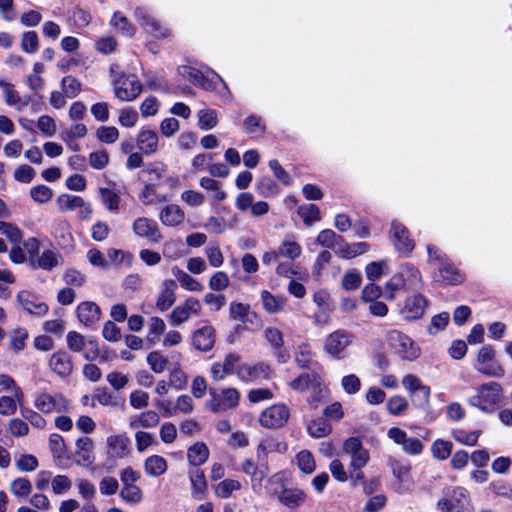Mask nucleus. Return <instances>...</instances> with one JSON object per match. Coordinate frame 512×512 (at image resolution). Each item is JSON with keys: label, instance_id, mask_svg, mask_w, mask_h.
Masks as SVG:
<instances>
[{"label": "nucleus", "instance_id": "aec40b11", "mask_svg": "<svg viewBox=\"0 0 512 512\" xmlns=\"http://www.w3.org/2000/svg\"><path fill=\"white\" fill-rule=\"evenodd\" d=\"M240 356L237 354H228L225 356L223 362H216L211 367V375L214 380L220 381L226 375L237 373V368L240 365Z\"/></svg>", "mask_w": 512, "mask_h": 512}, {"label": "nucleus", "instance_id": "e433bc0d", "mask_svg": "<svg viewBox=\"0 0 512 512\" xmlns=\"http://www.w3.org/2000/svg\"><path fill=\"white\" fill-rule=\"evenodd\" d=\"M260 296L262 306L266 312L273 314L283 310L285 304L283 297L274 296L267 290H263Z\"/></svg>", "mask_w": 512, "mask_h": 512}, {"label": "nucleus", "instance_id": "423d86ee", "mask_svg": "<svg viewBox=\"0 0 512 512\" xmlns=\"http://www.w3.org/2000/svg\"><path fill=\"white\" fill-rule=\"evenodd\" d=\"M240 394L235 388L223 389L220 393L210 391L206 406L214 413H223L238 406Z\"/></svg>", "mask_w": 512, "mask_h": 512}, {"label": "nucleus", "instance_id": "4d7b16f0", "mask_svg": "<svg viewBox=\"0 0 512 512\" xmlns=\"http://www.w3.org/2000/svg\"><path fill=\"white\" fill-rule=\"evenodd\" d=\"M312 350L309 344L302 343L297 346L295 351V361L301 368H307L312 361Z\"/></svg>", "mask_w": 512, "mask_h": 512}, {"label": "nucleus", "instance_id": "20e7f679", "mask_svg": "<svg viewBox=\"0 0 512 512\" xmlns=\"http://www.w3.org/2000/svg\"><path fill=\"white\" fill-rule=\"evenodd\" d=\"M355 336L345 330L337 329L325 337L323 350L336 360H343L348 356V348L353 345Z\"/></svg>", "mask_w": 512, "mask_h": 512}, {"label": "nucleus", "instance_id": "de8ad7c7", "mask_svg": "<svg viewBox=\"0 0 512 512\" xmlns=\"http://www.w3.org/2000/svg\"><path fill=\"white\" fill-rule=\"evenodd\" d=\"M57 205L60 211H72L84 205V199L80 196L62 194L57 198Z\"/></svg>", "mask_w": 512, "mask_h": 512}, {"label": "nucleus", "instance_id": "e2e57ef3", "mask_svg": "<svg viewBox=\"0 0 512 512\" xmlns=\"http://www.w3.org/2000/svg\"><path fill=\"white\" fill-rule=\"evenodd\" d=\"M39 48V38L35 31L24 32L21 39V49L29 54L35 53Z\"/></svg>", "mask_w": 512, "mask_h": 512}, {"label": "nucleus", "instance_id": "473e14b6", "mask_svg": "<svg viewBox=\"0 0 512 512\" xmlns=\"http://www.w3.org/2000/svg\"><path fill=\"white\" fill-rule=\"evenodd\" d=\"M62 263H63V258L59 253H57L53 250H45L37 258L36 261L31 262V265L33 268L52 270L53 268L62 265Z\"/></svg>", "mask_w": 512, "mask_h": 512}, {"label": "nucleus", "instance_id": "864d4df0", "mask_svg": "<svg viewBox=\"0 0 512 512\" xmlns=\"http://www.w3.org/2000/svg\"><path fill=\"white\" fill-rule=\"evenodd\" d=\"M241 483L234 479H225L215 487V493L222 499L229 498L234 491L240 490Z\"/></svg>", "mask_w": 512, "mask_h": 512}, {"label": "nucleus", "instance_id": "774afa93", "mask_svg": "<svg viewBox=\"0 0 512 512\" xmlns=\"http://www.w3.org/2000/svg\"><path fill=\"white\" fill-rule=\"evenodd\" d=\"M362 282V277L359 272L356 270H350L345 273L342 278L341 286L346 291L356 290L360 287Z\"/></svg>", "mask_w": 512, "mask_h": 512}, {"label": "nucleus", "instance_id": "412c9836", "mask_svg": "<svg viewBox=\"0 0 512 512\" xmlns=\"http://www.w3.org/2000/svg\"><path fill=\"white\" fill-rule=\"evenodd\" d=\"M241 470L250 477L252 489L256 491L267 475L268 465L267 463L257 464L251 459H246L241 465Z\"/></svg>", "mask_w": 512, "mask_h": 512}, {"label": "nucleus", "instance_id": "bf43d9fd", "mask_svg": "<svg viewBox=\"0 0 512 512\" xmlns=\"http://www.w3.org/2000/svg\"><path fill=\"white\" fill-rule=\"evenodd\" d=\"M298 215L306 225L320 220V210L315 204H306L298 208Z\"/></svg>", "mask_w": 512, "mask_h": 512}, {"label": "nucleus", "instance_id": "0e129e2a", "mask_svg": "<svg viewBox=\"0 0 512 512\" xmlns=\"http://www.w3.org/2000/svg\"><path fill=\"white\" fill-rule=\"evenodd\" d=\"M16 468L21 472H32L38 468V460L32 454H22L15 462Z\"/></svg>", "mask_w": 512, "mask_h": 512}, {"label": "nucleus", "instance_id": "2eb2a0df", "mask_svg": "<svg viewBox=\"0 0 512 512\" xmlns=\"http://www.w3.org/2000/svg\"><path fill=\"white\" fill-rule=\"evenodd\" d=\"M201 311V303L196 298H188L183 304L176 306L170 316L169 319L171 323L175 326L180 325L186 322L192 314H199Z\"/></svg>", "mask_w": 512, "mask_h": 512}, {"label": "nucleus", "instance_id": "39448f33", "mask_svg": "<svg viewBox=\"0 0 512 512\" xmlns=\"http://www.w3.org/2000/svg\"><path fill=\"white\" fill-rule=\"evenodd\" d=\"M66 342L71 352L82 353L83 357L88 361L96 360L100 355L97 340L92 337L86 338L79 332H68Z\"/></svg>", "mask_w": 512, "mask_h": 512}, {"label": "nucleus", "instance_id": "1a4fd4ad", "mask_svg": "<svg viewBox=\"0 0 512 512\" xmlns=\"http://www.w3.org/2000/svg\"><path fill=\"white\" fill-rule=\"evenodd\" d=\"M34 406L44 414L63 413L69 410L68 400L60 393H41L35 398Z\"/></svg>", "mask_w": 512, "mask_h": 512}, {"label": "nucleus", "instance_id": "6ab92c4d", "mask_svg": "<svg viewBox=\"0 0 512 512\" xmlns=\"http://www.w3.org/2000/svg\"><path fill=\"white\" fill-rule=\"evenodd\" d=\"M17 300L21 307L29 314L41 317L48 312L47 304L38 301V298L29 291H20L17 294Z\"/></svg>", "mask_w": 512, "mask_h": 512}, {"label": "nucleus", "instance_id": "58836bf2", "mask_svg": "<svg viewBox=\"0 0 512 512\" xmlns=\"http://www.w3.org/2000/svg\"><path fill=\"white\" fill-rule=\"evenodd\" d=\"M33 486L29 479L19 477L14 479L9 485V491L17 498H26L32 492Z\"/></svg>", "mask_w": 512, "mask_h": 512}, {"label": "nucleus", "instance_id": "a878e982", "mask_svg": "<svg viewBox=\"0 0 512 512\" xmlns=\"http://www.w3.org/2000/svg\"><path fill=\"white\" fill-rule=\"evenodd\" d=\"M49 366L59 376L66 377L73 370L71 356L65 351H58L50 357Z\"/></svg>", "mask_w": 512, "mask_h": 512}, {"label": "nucleus", "instance_id": "37998d69", "mask_svg": "<svg viewBox=\"0 0 512 512\" xmlns=\"http://www.w3.org/2000/svg\"><path fill=\"white\" fill-rule=\"evenodd\" d=\"M200 186L212 192V198L218 202L224 201L226 199V192L222 190L221 183L210 178V177H202L199 182Z\"/></svg>", "mask_w": 512, "mask_h": 512}, {"label": "nucleus", "instance_id": "338daca9", "mask_svg": "<svg viewBox=\"0 0 512 512\" xmlns=\"http://www.w3.org/2000/svg\"><path fill=\"white\" fill-rule=\"evenodd\" d=\"M147 362L153 372L162 373L167 367L168 360L160 352L153 351L147 356Z\"/></svg>", "mask_w": 512, "mask_h": 512}, {"label": "nucleus", "instance_id": "393cba45", "mask_svg": "<svg viewBox=\"0 0 512 512\" xmlns=\"http://www.w3.org/2000/svg\"><path fill=\"white\" fill-rule=\"evenodd\" d=\"M426 305V299L420 294H415L406 299L401 313L405 319H418L423 315Z\"/></svg>", "mask_w": 512, "mask_h": 512}, {"label": "nucleus", "instance_id": "c756f323", "mask_svg": "<svg viewBox=\"0 0 512 512\" xmlns=\"http://www.w3.org/2000/svg\"><path fill=\"white\" fill-rule=\"evenodd\" d=\"M159 218L164 225L173 227L183 223L185 213L178 205L170 204L161 210Z\"/></svg>", "mask_w": 512, "mask_h": 512}, {"label": "nucleus", "instance_id": "f8f14e48", "mask_svg": "<svg viewBox=\"0 0 512 512\" xmlns=\"http://www.w3.org/2000/svg\"><path fill=\"white\" fill-rule=\"evenodd\" d=\"M289 416V409L285 405L276 404L262 411L259 422L266 428H279L288 421Z\"/></svg>", "mask_w": 512, "mask_h": 512}, {"label": "nucleus", "instance_id": "3c124183", "mask_svg": "<svg viewBox=\"0 0 512 512\" xmlns=\"http://www.w3.org/2000/svg\"><path fill=\"white\" fill-rule=\"evenodd\" d=\"M197 115L198 125L202 130H211L218 123L217 113L213 109H201Z\"/></svg>", "mask_w": 512, "mask_h": 512}, {"label": "nucleus", "instance_id": "79ce46f5", "mask_svg": "<svg viewBox=\"0 0 512 512\" xmlns=\"http://www.w3.org/2000/svg\"><path fill=\"white\" fill-rule=\"evenodd\" d=\"M190 481L192 485V495L196 499H200L201 495L207 489V482L204 472L200 469H196L190 473Z\"/></svg>", "mask_w": 512, "mask_h": 512}, {"label": "nucleus", "instance_id": "6e6552de", "mask_svg": "<svg viewBox=\"0 0 512 512\" xmlns=\"http://www.w3.org/2000/svg\"><path fill=\"white\" fill-rule=\"evenodd\" d=\"M343 452L349 456V468H364L370 460V453L368 449L363 446V443L358 437H349L342 445Z\"/></svg>", "mask_w": 512, "mask_h": 512}, {"label": "nucleus", "instance_id": "72a5a7b5", "mask_svg": "<svg viewBox=\"0 0 512 512\" xmlns=\"http://www.w3.org/2000/svg\"><path fill=\"white\" fill-rule=\"evenodd\" d=\"M93 440L89 437H82L76 442V455L78 465H90L93 462L92 456Z\"/></svg>", "mask_w": 512, "mask_h": 512}, {"label": "nucleus", "instance_id": "4c0bfd02", "mask_svg": "<svg viewBox=\"0 0 512 512\" xmlns=\"http://www.w3.org/2000/svg\"><path fill=\"white\" fill-rule=\"evenodd\" d=\"M145 471L148 475L157 477L167 470V461L159 455H152L145 460Z\"/></svg>", "mask_w": 512, "mask_h": 512}, {"label": "nucleus", "instance_id": "f704fd0d", "mask_svg": "<svg viewBox=\"0 0 512 512\" xmlns=\"http://www.w3.org/2000/svg\"><path fill=\"white\" fill-rule=\"evenodd\" d=\"M52 235L58 240L59 245L68 246L72 241L70 224L64 220L54 221Z\"/></svg>", "mask_w": 512, "mask_h": 512}, {"label": "nucleus", "instance_id": "8fccbe9b", "mask_svg": "<svg viewBox=\"0 0 512 512\" xmlns=\"http://www.w3.org/2000/svg\"><path fill=\"white\" fill-rule=\"evenodd\" d=\"M139 198L145 205H152L168 201L167 196L159 195L156 193L155 185L152 183L146 184L144 186V189L139 195Z\"/></svg>", "mask_w": 512, "mask_h": 512}, {"label": "nucleus", "instance_id": "4468645a", "mask_svg": "<svg viewBox=\"0 0 512 512\" xmlns=\"http://www.w3.org/2000/svg\"><path fill=\"white\" fill-rule=\"evenodd\" d=\"M387 435L394 443L401 445L403 451L409 455H419L423 451L422 442L418 438L408 437L407 433L400 428H390Z\"/></svg>", "mask_w": 512, "mask_h": 512}, {"label": "nucleus", "instance_id": "ddd939ff", "mask_svg": "<svg viewBox=\"0 0 512 512\" xmlns=\"http://www.w3.org/2000/svg\"><path fill=\"white\" fill-rule=\"evenodd\" d=\"M132 230L140 238L147 239L151 243H159L163 235L158 224L147 217L137 218L132 225Z\"/></svg>", "mask_w": 512, "mask_h": 512}, {"label": "nucleus", "instance_id": "b1692460", "mask_svg": "<svg viewBox=\"0 0 512 512\" xmlns=\"http://www.w3.org/2000/svg\"><path fill=\"white\" fill-rule=\"evenodd\" d=\"M402 385L411 396L419 397L423 404H427L429 402L430 388L426 385H423L421 380L415 375L408 374L404 376Z\"/></svg>", "mask_w": 512, "mask_h": 512}, {"label": "nucleus", "instance_id": "680f3d73", "mask_svg": "<svg viewBox=\"0 0 512 512\" xmlns=\"http://www.w3.org/2000/svg\"><path fill=\"white\" fill-rule=\"evenodd\" d=\"M390 467L394 477L400 482L404 483L410 480V465L404 464L395 459L390 460Z\"/></svg>", "mask_w": 512, "mask_h": 512}, {"label": "nucleus", "instance_id": "69168bd1", "mask_svg": "<svg viewBox=\"0 0 512 512\" xmlns=\"http://www.w3.org/2000/svg\"><path fill=\"white\" fill-rule=\"evenodd\" d=\"M111 25L122 32L123 35L131 37L134 34V27L129 20L119 12L114 13Z\"/></svg>", "mask_w": 512, "mask_h": 512}, {"label": "nucleus", "instance_id": "603ef678", "mask_svg": "<svg viewBox=\"0 0 512 512\" xmlns=\"http://www.w3.org/2000/svg\"><path fill=\"white\" fill-rule=\"evenodd\" d=\"M278 252L280 257L294 260L301 255L302 248L300 244L295 241L285 240L279 245Z\"/></svg>", "mask_w": 512, "mask_h": 512}, {"label": "nucleus", "instance_id": "9b49d317", "mask_svg": "<svg viewBox=\"0 0 512 512\" xmlns=\"http://www.w3.org/2000/svg\"><path fill=\"white\" fill-rule=\"evenodd\" d=\"M386 340L389 346L402 358L414 359L418 357V351L413 348V343L407 335L397 330H391L387 333Z\"/></svg>", "mask_w": 512, "mask_h": 512}, {"label": "nucleus", "instance_id": "7ed1b4c3", "mask_svg": "<svg viewBox=\"0 0 512 512\" xmlns=\"http://www.w3.org/2000/svg\"><path fill=\"white\" fill-rule=\"evenodd\" d=\"M421 285L422 276L420 271L410 263L403 264L387 283V288L392 290L389 298L393 299L394 292L397 290H417Z\"/></svg>", "mask_w": 512, "mask_h": 512}, {"label": "nucleus", "instance_id": "c03bdc74", "mask_svg": "<svg viewBox=\"0 0 512 512\" xmlns=\"http://www.w3.org/2000/svg\"><path fill=\"white\" fill-rule=\"evenodd\" d=\"M319 382V376L315 373H303L289 383L293 390L305 391Z\"/></svg>", "mask_w": 512, "mask_h": 512}, {"label": "nucleus", "instance_id": "cd10ccee", "mask_svg": "<svg viewBox=\"0 0 512 512\" xmlns=\"http://www.w3.org/2000/svg\"><path fill=\"white\" fill-rule=\"evenodd\" d=\"M159 137L153 130H141L137 136L138 149L147 155L153 154L158 149Z\"/></svg>", "mask_w": 512, "mask_h": 512}, {"label": "nucleus", "instance_id": "5fc2aeb1", "mask_svg": "<svg viewBox=\"0 0 512 512\" xmlns=\"http://www.w3.org/2000/svg\"><path fill=\"white\" fill-rule=\"evenodd\" d=\"M308 433L314 438L326 437L330 434L331 425L324 419L313 420L307 425Z\"/></svg>", "mask_w": 512, "mask_h": 512}, {"label": "nucleus", "instance_id": "a211bd4d", "mask_svg": "<svg viewBox=\"0 0 512 512\" xmlns=\"http://www.w3.org/2000/svg\"><path fill=\"white\" fill-rule=\"evenodd\" d=\"M271 373L270 366L264 362L255 365L240 364L237 368L238 377L246 382L267 379Z\"/></svg>", "mask_w": 512, "mask_h": 512}, {"label": "nucleus", "instance_id": "c9c22d12", "mask_svg": "<svg viewBox=\"0 0 512 512\" xmlns=\"http://www.w3.org/2000/svg\"><path fill=\"white\" fill-rule=\"evenodd\" d=\"M187 457L190 464L202 465L209 457V449L203 442H197L188 449Z\"/></svg>", "mask_w": 512, "mask_h": 512}, {"label": "nucleus", "instance_id": "49530a36", "mask_svg": "<svg viewBox=\"0 0 512 512\" xmlns=\"http://www.w3.org/2000/svg\"><path fill=\"white\" fill-rule=\"evenodd\" d=\"M119 495L123 501L133 505L140 503L143 498L142 490L135 484L123 485Z\"/></svg>", "mask_w": 512, "mask_h": 512}, {"label": "nucleus", "instance_id": "4be33fe9", "mask_svg": "<svg viewBox=\"0 0 512 512\" xmlns=\"http://www.w3.org/2000/svg\"><path fill=\"white\" fill-rule=\"evenodd\" d=\"M76 313L78 320L86 327L93 326L101 318L100 307L92 301L80 303L77 307Z\"/></svg>", "mask_w": 512, "mask_h": 512}, {"label": "nucleus", "instance_id": "a18cd8bd", "mask_svg": "<svg viewBox=\"0 0 512 512\" xmlns=\"http://www.w3.org/2000/svg\"><path fill=\"white\" fill-rule=\"evenodd\" d=\"M448 499L452 502L456 512H465L468 506V492L462 487L452 490Z\"/></svg>", "mask_w": 512, "mask_h": 512}, {"label": "nucleus", "instance_id": "dca6fc26", "mask_svg": "<svg viewBox=\"0 0 512 512\" xmlns=\"http://www.w3.org/2000/svg\"><path fill=\"white\" fill-rule=\"evenodd\" d=\"M177 284L172 279L162 281L157 295L155 306L161 312L170 309L176 301Z\"/></svg>", "mask_w": 512, "mask_h": 512}, {"label": "nucleus", "instance_id": "6e6d98bb", "mask_svg": "<svg viewBox=\"0 0 512 512\" xmlns=\"http://www.w3.org/2000/svg\"><path fill=\"white\" fill-rule=\"evenodd\" d=\"M341 239L342 237L337 235L333 230L326 229L318 234L316 241L319 245L332 248L335 251Z\"/></svg>", "mask_w": 512, "mask_h": 512}, {"label": "nucleus", "instance_id": "a19ab883", "mask_svg": "<svg viewBox=\"0 0 512 512\" xmlns=\"http://www.w3.org/2000/svg\"><path fill=\"white\" fill-rule=\"evenodd\" d=\"M99 194L101 202L110 212L117 213L119 211L121 198L118 193L109 188H100Z\"/></svg>", "mask_w": 512, "mask_h": 512}, {"label": "nucleus", "instance_id": "f03ea898", "mask_svg": "<svg viewBox=\"0 0 512 512\" xmlns=\"http://www.w3.org/2000/svg\"><path fill=\"white\" fill-rule=\"evenodd\" d=\"M503 388L497 382H488L476 388V394L468 400L469 404L484 412H492L500 403Z\"/></svg>", "mask_w": 512, "mask_h": 512}, {"label": "nucleus", "instance_id": "052dcab7", "mask_svg": "<svg viewBox=\"0 0 512 512\" xmlns=\"http://www.w3.org/2000/svg\"><path fill=\"white\" fill-rule=\"evenodd\" d=\"M20 415L30 424L38 429H44L47 422L42 415L31 408L21 406Z\"/></svg>", "mask_w": 512, "mask_h": 512}, {"label": "nucleus", "instance_id": "13d9d810", "mask_svg": "<svg viewBox=\"0 0 512 512\" xmlns=\"http://www.w3.org/2000/svg\"><path fill=\"white\" fill-rule=\"evenodd\" d=\"M296 460L299 469L304 473L311 474L316 468L314 457L308 450L300 451L296 456Z\"/></svg>", "mask_w": 512, "mask_h": 512}, {"label": "nucleus", "instance_id": "0eeeda50", "mask_svg": "<svg viewBox=\"0 0 512 512\" xmlns=\"http://www.w3.org/2000/svg\"><path fill=\"white\" fill-rule=\"evenodd\" d=\"M475 369L488 377L500 378L504 375L503 367L495 362V350L490 345H485L479 350Z\"/></svg>", "mask_w": 512, "mask_h": 512}, {"label": "nucleus", "instance_id": "09e8293b", "mask_svg": "<svg viewBox=\"0 0 512 512\" xmlns=\"http://www.w3.org/2000/svg\"><path fill=\"white\" fill-rule=\"evenodd\" d=\"M166 328L165 322L159 317H151L149 320V329L147 334V341L151 344H156L160 340V336L164 333Z\"/></svg>", "mask_w": 512, "mask_h": 512}, {"label": "nucleus", "instance_id": "f3484780", "mask_svg": "<svg viewBox=\"0 0 512 512\" xmlns=\"http://www.w3.org/2000/svg\"><path fill=\"white\" fill-rule=\"evenodd\" d=\"M390 233L399 252L409 254L414 249V241L410 238L407 228L401 223L393 221Z\"/></svg>", "mask_w": 512, "mask_h": 512}, {"label": "nucleus", "instance_id": "7c9ffc66", "mask_svg": "<svg viewBox=\"0 0 512 512\" xmlns=\"http://www.w3.org/2000/svg\"><path fill=\"white\" fill-rule=\"evenodd\" d=\"M107 455L124 458L128 454V438L122 435H111L106 440Z\"/></svg>", "mask_w": 512, "mask_h": 512}, {"label": "nucleus", "instance_id": "bb28decb", "mask_svg": "<svg viewBox=\"0 0 512 512\" xmlns=\"http://www.w3.org/2000/svg\"><path fill=\"white\" fill-rule=\"evenodd\" d=\"M436 260L440 273V280L442 282L446 284H456L461 282L462 278L457 269L444 255H437Z\"/></svg>", "mask_w": 512, "mask_h": 512}, {"label": "nucleus", "instance_id": "9d476101", "mask_svg": "<svg viewBox=\"0 0 512 512\" xmlns=\"http://www.w3.org/2000/svg\"><path fill=\"white\" fill-rule=\"evenodd\" d=\"M142 91V84L134 74L121 75L114 83L115 96L121 101L134 100Z\"/></svg>", "mask_w": 512, "mask_h": 512}, {"label": "nucleus", "instance_id": "c85d7f7f", "mask_svg": "<svg viewBox=\"0 0 512 512\" xmlns=\"http://www.w3.org/2000/svg\"><path fill=\"white\" fill-rule=\"evenodd\" d=\"M160 422V416L153 410H148L129 418L128 425L131 429L139 427L154 428Z\"/></svg>", "mask_w": 512, "mask_h": 512}, {"label": "nucleus", "instance_id": "f257e3e1", "mask_svg": "<svg viewBox=\"0 0 512 512\" xmlns=\"http://www.w3.org/2000/svg\"><path fill=\"white\" fill-rule=\"evenodd\" d=\"M267 496L277 500L284 507L294 510L306 501V493L292 485L285 472H278L270 476L265 485Z\"/></svg>", "mask_w": 512, "mask_h": 512}, {"label": "nucleus", "instance_id": "5701e85b", "mask_svg": "<svg viewBox=\"0 0 512 512\" xmlns=\"http://www.w3.org/2000/svg\"><path fill=\"white\" fill-rule=\"evenodd\" d=\"M215 339V329L208 325L197 329L192 336L194 347L202 352L210 351L215 344Z\"/></svg>", "mask_w": 512, "mask_h": 512}, {"label": "nucleus", "instance_id": "ea45409f", "mask_svg": "<svg viewBox=\"0 0 512 512\" xmlns=\"http://www.w3.org/2000/svg\"><path fill=\"white\" fill-rule=\"evenodd\" d=\"M172 272L183 288H185L189 291H196V292H200L203 290L204 287L198 280L191 277L189 274L182 271L178 267H173Z\"/></svg>", "mask_w": 512, "mask_h": 512}, {"label": "nucleus", "instance_id": "2f4dec72", "mask_svg": "<svg viewBox=\"0 0 512 512\" xmlns=\"http://www.w3.org/2000/svg\"><path fill=\"white\" fill-rule=\"evenodd\" d=\"M368 251V244L365 242H358L348 244L342 238L339 242L335 253L344 259H352L356 256L362 255Z\"/></svg>", "mask_w": 512, "mask_h": 512}]
</instances>
